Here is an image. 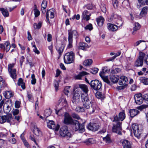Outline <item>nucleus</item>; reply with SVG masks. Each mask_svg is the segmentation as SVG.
Instances as JSON below:
<instances>
[{
    "label": "nucleus",
    "mask_w": 148,
    "mask_h": 148,
    "mask_svg": "<svg viewBox=\"0 0 148 148\" xmlns=\"http://www.w3.org/2000/svg\"><path fill=\"white\" fill-rule=\"evenodd\" d=\"M54 84L55 87V90H56V91H57L58 90V81H56L54 82Z\"/></svg>",
    "instance_id": "obj_63"
},
{
    "label": "nucleus",
    "mask_w": 148,
    "mask_h": 148,
    "mask_svg": "<svg viewBox=\"0 0 148 148\" xmlns=\"http://www.w3.org/2000/svg\"><path fill=\"white\" fill-rule=\"evenodd\" d=\"M82 101L83 106L85 109L88 110V112L89 114H93L97 110V105L90 100L89 98L83 100Z\"/></svg>",
    "instance_id": "obj_3"
},
{
    "label": "nucleus",
    "mask_w": 148,
    "mask_h": 148,
    "mask_svg": "<svg viewBox=\"0 0 148 148\" xmlns=\"http://www.w3.org/2000/svg\"><path fill=\"white\" fill-rule=\"evenodd\" d=\"M14 64H10L8 65V71H11L13 69V68L14 66Z\"/></svg>",
    "instance_id": "obj_51"
},
{
    "label": "nucleus",
    "mask_w": 148,
    "mask_h": 148,
    "mask_svg": "<svg viewBox=\"0 0 148 148\" xmlns=\"http://www.w3.org/2000/svg\"><path fill=\"white\" fill-rule=\"evenodd\" d=\"M79 89H77L76 90H75L74 88H73V90H74L73 93V96L77 97H80V95L81 94V92L79 90Z\"/></svg>",
    "instance_id": "obj_37"
},
{
    "label": "nucleus",
    "mask_w": 148,
    "mask_h": 148,
    "mask_svg": "<svg viewBox=\"0 0 148 148\" xmlns=\"http://www.w3.org/2000/svg\"><path fill=\"white\" fill-rule=\"evenodd\" d=\"M99 125L97 123H90L88 125L87 128L90 130L95 131L98 130Z\"/></svg>",
    "instance_id": "obj_14"
},
{
    "label": "nucleus",
    "mask_w": 148,
    "mask_h": 148,
    "mask_svg": "<svg viewBox=\"0 0 148 148\" xmlns=\"http://www.w3.org/2000/svg\"><path fill=\"white\" fill-rule=\"evenodd\" d=\"M121 71V70L120 69L116 68L112 70L110 73H111L112 74H114L115 75V74L120 73Z\"/></svg>",
    "instance_id": "obj_42"
},
{
    "label": "nucleus",
    "mask_w": 148,
    "mask_h": 148,
    "mask_svg": "<svg viewBox=\"0 0 148 148\" xmlns=\"http://www.w3.org/2000/svg\"><path fill=\"white\" fill-rule=\"evenodd\" d=\"M140 28V25L138 23H136L134 24V27L133 28V31L132 33L133 34H134L136 33V32Z\"/></svg>",
    "instance_id": "obj_27"
},
{
    "label": "nucleus",
    "mask_w": 148,
    "mask_h": 148,
    "mask_svg": "<svg viewBox=\"0 0 148 148\" xmlns=\"http://www.w3.org/2000/svg\"><path fill=\"white\" fill-rule=\"evenodd\" d=\"M47 124L49 128L55 130L56 131H58L59 129V125H57L56 126L54 122L53 121H50L47 123Z\"/></svg>",
    "instance_id": "obj_13"
},
{
    "label": "nucleus",
    "mask_w": 148,
    "mask_h": 148,
    "mask_svg": "<svg viewBox=\"0 0 148 148\" xmlns=\"http://www.w3.org/2000/svg\"><path fill=\"white\" fill-rule=\"evenodd\" d=\"M3 109L4 111L6 113H8L10 112L11 110V108L9 105L7 104H4L3 106Z\"/></svg>",
    "instance_id": "obj_30"
},
{
    "label": "nucleus",
    "mask_w": 148,
    "mask_h": 148,
    "mask_svg": "<svg viewBox=\"0 0 148 148\" xmlns=\"http://www.w3.org/2000/svg\"><path fill=\"white\" fill-rule=\"evenodd\" d=\"M4 45L5 46H6L5 50L6 52H7L9 50L11 47V46L10 45L9 42L8 41H7L5 42L4 43Z\"/></svg>",
    "instance_id": "obj_40"
},
{
    "label": "nucleus",
    "mask_w": 148,
    "mask_h": 148,
    "mask_svg": "<svg viewBox=\"0 0 148 148\" xmlns=\"http://www.w3.org/2000/svg\"><path fill=\"white\" fill-rule=\"evenodd\" d=\"M134 99L136 103L138 105L142 104L143 103V96L142 94L140 93L136 94L134 96Z\"/></svg>",
    "instance_id": "obj_12"
},
{
    "label": "nucleus",
    "mask_w": 148,
    "mask_h": 148,
    "mask_svg": "<svg viewBox=\"0 0 148 148\" xmlns=\"http://www.w3.org/2000/svg\"><path fill=\"white\" fill-rule=\"evenodd\" d=\"M21 103L18 101H16L15 103V106L16 108H19L20 106Z\"/></svg>",
    "instance_id": "obj_55"
},
{
    "label": "nucleus",
    "mask_w": 148,
    "mask_h": 148,
    "mask_svg": "<svg viewBox=\"0 0 148 148\" xmlns=\"http://www.w3.org/2000/svg\"><path fill=\"white\" fill-rule=\"evenodd\" d=\"M113 118L114 119L113 121L114 122V123H113L112 132L117 133L119 135H122L121 132L122 130L121 127L122 123L120 122V121H123L125 118V111L123 110L122 112H120L119 114V117L116 115L114 116Z\"/></svg>",
    "instance_id": "obj_2"
},
{
    "label": "nucleus",
    "mask_w": 148,
    "mask_h": 148,
    "mask_svg": "<svg viewBox=\"0 0 148 148\" xmlns=\"http://www.w3.org/2000/svg\"><path fill=\"white\" fill-rule=\"evenodd\" d=\"M51 114V113H50V111L48 110H47L45 111V116H46L47 117L48 116H49Z\"/></svg>",
    "instance_id": "obj_64"
},
{
    "label": "nucleus",
    "mask_w": 148,
    "mask_h": 148,
    "mask_svg": "<svg viewBox=\"0 0 148 148\" xmlns=\"http://www.w3.org/2000/svg\"><path fill=\"white\" fill-rule=\"evenodd\" d=\"M123 22L121 18H119L117 21L116 24L119 25L118 27H120L122 26Z\"/></svg>",
    "instance_id": "obj_46"
},
{
    "label": "nucleus",
    "mask_w": 148,
    "mask_h": 148,
    "mask_svg": "<svg viewBox=\"0 0 148 148\" xmlns=\"http://www.w3.org/2000/svg\"><path fill=\"white\" fill-rule=\"evenodd\" d=\"M31 78L32 79L31 81V84H35L36 83V79L35 78V76L34 74L32 75Z\"/></svg>",
    "instance_id": "obj_47"
},
{
    "label": "nucleus",
    "mask_w": 148,
    "mask_h": 148,
    "mask_svg": "<svg viewBox=\"0 0 148 148\" xmlns=\"http://www.w3.org/2000/svg\"><path fill=\"white\" fill-rule=\"evenodd\" d=\"M148 11V7L147 6L143 7L140 14V16L141 17L145 16L147 14Z\"/></svg>",
    "instance_id": "obj_19"
},
{
    "label": "nucleus",
    "mask_w": 148,
    "mask_h": 148,
    "mask_svg": "<svg viewBox=\"0 0 148 148\" xmlns=\"http://www.w3.org/2000/svg\"><path fill=\"white\" fill-rule=\"evenodd\" d=\"M88 13V11L87 10H85L82 13V16L84 19L86 20V21H88L90 18V16L87 15Z\"/></svg>",
    "instance_id": "obj_31"
},
{
    "label": "nucleus",
    "mask_w": 148,
    "mask_h": 148,
    "mask_svg": "<svg viewBox=\"0 0 148 148\" xmlns=\"http://www.w3.org/2000/svg\"><path fill=\"white\" fill-rule=\"evenodd\" d=\"M59 134L62 138L69 140L72 136V134L68 130V127L64 125L61 127L60 130Z\"/></svg>",
    "instance_id": "obj_5"
},
{
    "label": "nucleus",
    "mask_w": 148,
    "mask_h": 148,
    "mask_svg": "<svg viewBox=\"0 0 148 148\" xmlns=\"http://www.w3.org/2000/svg\"><path fill=\"white\" fill-rule=\"evenodd\" d=\"M71 116L73 118L75 119H80L79 116L75 113H72L71 114Z\"/></svg>",
    "instance_id": "obj_48"
},
{
    "label": "nucleus",
    "mask_w": 148,
    "mask_h": 148,
    "mask_svg": "<svg viewBox=\"0 0 148 148\" xmlns=\"http://www.w3.org/2000/svg\"><path fill=\"white\" fill-rule=\"evenodd\" d=\"M7 85V84L3 80L0 84V90L1 89V88L6 87Z\"/></svg>",
    "instance_id": "obj_45"
},
{
    "label": "nucleus",
    "mask_w": 148,
    "mask_h": 148,
    "mask_svg": "<svg viewBox=\"0 0 148 148\" xmlns=\"http://www.w3.org/2000/svg\"><path fill=\"white\" fill-rule=\"evenodd\" d=\"M104 18L102 16H99L96 19L98 25L99 26L103 25L104 21Z\"/></svg>",
    "instance_id": "obj_24"
},
{
    "label": "nucleus",
    "mask_w": 148,
    "mask_h": 148,
    "mask_svg": "<svg viewBox=\"0 0 148 148\" xmlns=\"http://www.w3.org/2000/svg\"><path fill=\"white\" fill-rule=\"evenodd\" d=\"M93 62L92 60L91 59H87L83 62V64L85 66H89L91 65Z\"/></svg>",
    "instance_id": "obj_34"
},
{
    "label": "nucleus",
    "mask_w": 148,
    "mask_h": 148,
    "mask_svg": "<svg viewBox=\"0 0 148 148\" xmlns=\"http://www.w3.org/2000/svg\"><path fill=\"white\" fill-rule=\"evenodd\" d=\"M130 116L133 118L139 113V111L136 109L130 110L129 111Z\"/></svg>",
    "instance_id": "obj_20"
},
{
    "label": "nucleus",
    "mask_w": 148,
    "mask_h": 148,
    "mask_svg": "<svg viewBox=\"0 0 148 148\" xmlns=\"http://www.w3.org/2000/svg\"><path fill=\"white\" fill-rule=\"evenodd\" d=\"M18 85L19 86H21L23 89H24L25 88V83L23 82V79L21 78H20L18 80Z\"/></svg>",
    "instance_id": "obj_28"
},
{
    "label": "nucleus",
    "mask_w": 148,
    "mask_h": 148,
    "mask_svg": "<svg viewBox=\"0 0 148 148\" xmlns=\"http://www.w3.org/2000/svg\"><path fill=\"white\" fill-rule=\"evenodd\" d=\"M132 127L134 136L139 138L142 133V130L139 129V125L136 124H133L132 125Z\"/></svg>",
    "instance_id": "obj_10"
},
{
    "label": "nucleus",
    "mask_w": 148,
    "mask_h": 148,
    "mask_svg": "<svg viewBox=\"0 0 148 148\" xmlns=\"http://www.w3.org/2000/svg\"><path fill=\"white\" fill-rule=\"evenodd\" d=\"M1 119L2 121L1 123H3L6 122L10 123L12 119V116L10 114H8L5 116H2Z\"/></svg>",
    "instance_id": "obj_15"
},
{
    "label": "nucleus",
    "mask_w": 148,
    "mask_h": 148,
    "mask_svg": "<svg viewBox=\"0 0 148 148\" xmlns=\"http://www.w3.org/2000/svg\"><path fill=\"white\" fill-rule=\"evenodd\" d=\"M141 82L145 85H148V78L144 77L141 79Z\"/></svg>",
    "instance_id": "obj_44"
},
{
    "label": "nucleus",
    "mask_w": 148,
    "mask_h": 148,
    "mask_svg": "<svg viewBox=\"0 0 148 148\" xmlns=\"http://www.w3.org/2000/svg\"><path fill=\"white\" fill-rule=\"evenodd\" d=\"M64 47V45L62 44L59 47L56 48V50L58 51L60 55V56L63 51Z\"/></svg>",
    "instance_id": "obj_32"
},
{
    "label": "nucleus",
    "mask_w": 148,
    "mask_h": 148,
    "mask_svg": "<svg viewBox=\"0 0 148 148\" xmlns=\"http://www.w3.org/2000/svg\"><path fill=\"white\" fill-rule=\"evenodd\" d=\"M123 148H131L130 142L127 140H124L122 142Z\"/></svg>",
    "instance_id": "obj_18"
},
{
    "label": "nucleus",
    "mask_w": 148,
    "mask_h": 148,
    "mask_svg": "<svg viewBox=\"0 0 148 148\" xmlns=\"http://www.w3.org/2000/svg\"><path fill=\"white\" fill-rule=\"evenodd\" d=\"M52 36L51 34H49L47 35V41L50 42L52 40Z\"/></svg>",
    "instance_id": "obj_60"
},
{
    "label": "nucleus",
    "mask_w": 148,
    "mask_h": 148,
    "mask_svg": "<svg viewBox=\"0 0 148 148\" xmlns=\"http://www.w3.org/2000/svg\"><path fill=\"white\" fill-rule=\"evenodd\" d=\"M33 47L34 48L33 49V50L37 54H39L40 53V52L37 49L36 47V45H33Z\"/></svg>",
    "instance_id": "obj_50"
},
{
    "label": "nucleus",
    "mask_w": 148,
    "mask_h": 148,
    "mask_svg": "<svg viewBox=\"0 0 148 148\" xmlns=\"http://www.w3.org/2000/svg\"><path fill=\"white\" fill-rule=\"evenodd\" d=\"M88 74V73H87L85 71H82L79 73L75 76V78L77 79H81L82 77Z\"/></svg>",
    "instance_id": "obj_26"
},
{
    "label": "nucleus",
    "mask_w": 148,
    "mask_h": 148,
    "mask_svg": "<svg viewBox=\"0 0 148 148\" xmlns=\"http://www.w3.org/2000/svg\"><path fill=\"white\" fill-rule=\"evenodd\" d=\"M25 59V57L24 56H21L20 59V63L21 66H22Z\"/></svg>",
    "instance_id": "obj_61"
},
{
    "label": "nucleus",
    "mask_w": 148,
    "mask_h": 148,
    "mask_svg": "<svg viewBox=\"0 0 148 148\" xmlns=\"http://www.w3.org/2000/svg\"><path fill=\"white\" fill-rule=\"evenodd\" d=\"M62 103L63 105L64 106H66L67 104V103L66 100L65 98H62Z\"/></svg>",
    "instance_id": "obj_57"
},
{
    "label": "nucleus",
    "mask_w": 148,
    "mask_h": 148,
    "mask_svg": "<svg viewBox=\"0 0 148 148\" xmlns=\"http://www.w3.org/2000/svg\"><path fill=\"white\" fill-rule=\"evenodd\" d=\"M30 139L31 140L33 141H34V142L35 143V144L36 145L38 146V143H36V142L35 140V139L34 138V137L33 135H30Z\"/></svg>",
    "instance_id": "obj_53"
},
{
    "label": "nucleus",
    "mask_w": 148,
    "mask_h": 148,
    "mask_svg": "<svg viewBox=\"0 0 148 148\" xmlns=\"http://www.w3.org/2000/svg\"><path fill=\"white\" fill-rule=\"evenodd\" d=\"M100 8L101 9V11L103 12H106V7H105V6L104 5H102L100 6Z\"/></svg>",
    "instance_id": "obj_56"
},
{
    "label": "nucleus",
    "mask_w": 148,
    "mask_h": 148,
    "mask_svg": "<svg viewBox=\"0 0 148 148\" xmlns=\"http://www.w3.org/2000/svg\"><path fill=\"white\" fill-rule=\"evenodd\" d=\"M145 56V54L144 53L142 52L139 53V56L135 62L134 66L138 67L143 66V60Z\"/></svg>",
    "instance_id": "obj_9"
},
{
    "label": "nucleus",
    "mask_w": 148,
    "mask_h": 148,
    "mask_svg": "<svg viewBox=\"0 0 148 148\" xmlns=\"http://www.w3.org/2000/svg\"><path fill=\"white\" fill-rule=\"evenodd\" d=\"M74 56V54L72 51L66 53L64 58L65 63L68 64L73 62L75 59Z\"/></svg>",
    "instance_id": "obj_7"
},
{
    "label": "nucleus",
    "mask_w": 148,
    "mask_h": 148,
    "mask_svg": "<svg viewBox=\"0 0 148 148\" xmlns=\"http://www.w3.org/2000/svg\"><path fill=\"white\" fill-rule=\"evenodd\" d=\"M47 6V2L45 0H43L41 5L42 8H46Z\"/></svg>",
    "instance_id": "obj_54"
},
{
    "label": "nucleus",
    "mask_w": 148,
    "mask_h": 148,
    "mask_svg": "<svg viewBox=\"0 0 148 148\" xmlns=\"http://www.w3.org/2000/svg\"><path fill=\"white\" fill-rule=\"evenodd\" d=\"M79 88L84 92L81 95L82 101L89 98L88 95V86L86 85L83 84H76L74 86V89L75 90L78 89Z\"/></svg>",
    "instance_id": "obj_4"
},
{
    "label": "nucleus",
    "mask_w": 148,
    "mask_h": 148,
    "mask_svg": "<svg viewBox=\"0 0 148 148\" xmlns=\"http://www.w3.org/2000/svg\"><path fill=\"white\" fill-rule=\"evenodd\" d=\"M143 98L146 101H148V94H145L143 96Z\"/></svg>",
    "instance_id": "obj_59"
},
{
    "label": "nucleus",
    "mask_w": 148,
    "mask_h": 148,
    "mask_svg": "<svg viewBox=\"0 0 148 148\" xmlns=\"http://www.w3.org/2000/svg\"><path fill=\"white\" fill-rule=\"evenodd\" d=\"M120 80H119V84L122 86L121 89H123L127 85V83L128 81L127 78L123 76H121L120 77Z\"/></svg>",
    "instance_id": "obj_11"
},
{
    "label": "nucleus",
    "mask_w": 148,
    "mask_h": 148,
    "mask_svg": "<svg viewBox=\"0 0 148 148\" xmlns=\"http://www.w3.org/2000/svg\"><path fill=\"white\" fill-rule=\"evenodd\" d=\"M34 11V14L35 17H38L40 14V12L38 10H35Z\"/></svg>",
    "instance_id": "obj_49"
},
{
    "label": "nucleus",
    "mask_w": 148,
    "mask_h": 148,
    "mask_svg": "<svg viewBox=\"0 0 148 148\" xmlns=\"http://www.w3.org/2000/svg\"><path fill=\"white\" fill-rule=\"evenodd\" d=\"M148 107V105H142L138 107V109L141 110L143 109L147 108Z\"/></svg>",
    "instance_id": "obj_62"
},
{
    "label": "nucleus",
    "mask_w": 148,
    "mask_h": 148,
    "mask_svg": "<svg viewBox=\"0 0 148 148\" xmlns=\"http://www.w3.org/2000/svg\"><path fill=\"white\" fill-rule=\"evenodd\" d=\"M145 72L148 73V69L146 68H143L142 70L138 73V74L139 75H143Z\"/></svg>",
    "instance_id": "obj_36"
},
{
    "label": "nucleus",
    "mask_w": 148,
    "mask_h": 148,
    "mask_svg": "<svg viewBox=\"0 0 148 148\" xmlns=\"http://www.w3.org/2000/svg\"><path fill=\"white\" fill-rule=\"evenodd\" d=\"M10 77L14 79H16V69H13L11 71H8Z\"/></svg>",
    "instance_id": "obj_23"
},
{
    "label": "nucleus",
    "mask_w": 148,
    "mask_h": 148,
    "mask_svg": "<svg viewBox=\"0 0 148 148\" xmlns=\"http://www.w3.org/2000/svg\"><path fill=\"white\" fill-rule=\"evenodd\" d=\"M4 95L5 97L7 99H9L14 95V94L10 91H6L4 93Z\"/></svg>",
    "instance_id": "obj_25"
},
{
    "label": "nucleus",
    "mask_w": 148,
    "mask_h": 148,
    "mask_svg": "<svg viewBox=\"0 0 148 148\" xmlns=\"http://www.w3.org/2000/svg\"><path fill=\"white\" fill-rule=\"evenodd\" d=\"M88 45L84 42H80L79 43V49H81L83 50H86V49L89 48Z\"/></svg>",
    "instance_id": "obj_22"
},
{
    "label": "nucleus",
    "mask_w": 148,
    "mask_h": 148,
    "mask_svg": "<svg viewBox=\"0 0 148 148\" xmlns=\"http://www.w3.org/2000/svg\"><path fill=\"white\" fill-rule=\"evenodd\" d=\"M73 99L72 101L73 103L77 104L79 101V97H75L73 96Z\"/></svg>",
    "instance_id": "obj_41"
},
{
    "label": "nucleus",
    "mask_w": 148,
    "mask_h": 148,
    "mask_svg": "<svg viewBox=\"0 0 148 148\" xmlns=\"http://www.w3.org/2000/svg\"><path fill=\"white\" fill-rule=\"evenodd\" d=\"M118 28V26L114 24L109 23L108 24V29L111 31L114 32L116 31Z\"/></svg>",
    "instance_id": "obj_17"
},
{
    "label": "nucleus",
    "mask_w": 148,
    "mask_h": 148,
    "mask_svg": "<svg viewBox=\"0 0 148 148\" xmlns=\"http://www.w3.org/2000/svg\"><path fill=\"white\" fill-rule=\"evenodd\" d=\"M64 123L66 124L73 125V129L75 131H78L79 133H82L84 131V123L81 124L78 121L73 120L70 115L66 112L64 114Z\"/></svg>",
    "instance_id": "obj_1"
},
{
    "label": "nucleus",
    "mask_w": 148,
    "mask_h": 148,
    "mask_svg": "<svg viewBox=\"0 0 148 148\" xmlns=\"http://www.w3.org/2000/svg\"><path fill=\"white\" fill-rule=\"evenodd\" d=\"M19 112V111L18 109H14L12 113L13 115H16L18 114Z\"/></svg>",
    "instance_id": "obj_58"
},
{
    "label": "nucleus",
    "mask_w": 148,
    "mask_h": 148,
    "mask_svg": "<svg viewBox=\"0 0 148 148\" xmlns=\"http://www.w3.org/2000/svg\"><path fill=\"white\" fill-rule=\"evenodd\" d=\"M68 40L69 43L67 45V48H71L73 47V35L75 36L76 38H77L78 37V34L77 31L75 30H68Z\"/></svg>",
    "instance_id": "obj_6"
},
{
    "label": "nucleus",
    "mask_w": 148,
    "mask_h": 148,
    "mask_svg": "<svg viewBox=\"0 0 148 148\" xmlns=\"http://www.w3.org/2000/svg\"><path fill=\"white\" fill-rule=\"evenodd\" d=\"M90 84L91 88L94 90H99L101 88V83L98 80L95 79L91 81Z\"/></svg>",
    "instance_id": "obj_8"
},
{
    "label": "nucleus",
    "mask_w": 148,
    "mask_h": 148,
    "mask_svg": "<svg viewBox=\"0 0 148 148\" xmlns=\"http://www.w3.org/2000/svg\"><path fill=\"white\" fill-rule=\"evenodd\" d=\"M1 11L3 15L5 17H6L9 16V13L7 9L2 8Z\"/></svg>",
    "instance_id": "obj_33"
},
{
    "label": "nucleus",
    "mask_w": 148,
    "mask_h": 148,
    "mask_svg": "<svg viewBox=\"0 0 148 148\" xmlns=\"http://www.w3.org/2000/svg\"><path fill=\"white\" fill-rule=\"evenodd\" d=\"M119 76L118 75L112 74L111 73L109 76V79L113 83H117L119 80Z\"/></svg>",
    "instance_id": "obj_16"
},
{
    "label": "nucleus",
    "mask_w": 148,
    "mask_h": 148,
    "mask_svg": "<svg viewBox=\"0 0 148 148\" xmlns=\"http://www.w3.org/2000/svg\"><path fill=\"white\" fill-rule=\"evenodd\" d=\"M98 69L97 68H95L93 69H91L89 71L90 72L93 74H96L98 72Z\"/></svg>",
    "instance_id": "obj_43"
},
{
    "label": "nucleus",
    "mask_w": 148,
    "mask_h": 148,
    "mask_svg": "<svg viewBox=\"0 0 148 148\" xmlns=\"http://www.w3.org/2000/svg\"><path fill=\"white\" fill-rule=\"evenodd\" d=\"M85 108L84 106L83 107L78 106L76 107L75 110L78 112H82L85 111Z\"/></svg>",
    "instance_id": "obj_35"
},
{
    "label": "nucleus",
    "mask_w": 148,
    "mask_h": 148,
    "mask_svg": "<svg viewBox=\"0 0 148 148\" xmlns=\"http://www.w3.org/2000/svg\"><path fill=\"white\" fill-rule=\"evenodd\" d=\"M33 127V132L36 135L39 136L42 134L41 131L36 126L34 125Z\"/></svg>",
    "instance_id": "obj_21"
},
{
    "label": "nucleus",
    "mask_w": 148,
    "mask_h": 148,
    "mask_svg": "<svg viewBox=\"0 0 148 148\" xmlns=\"http://www.w3.org/2000/svg\"><path fill=\"white\" fill-rule=\"evenodd\" d=\"M42 22L40 21L38 24L35 23L34 24V27L35 29H39L41 27Z\"/></svg>",
    "instance_id": "obj_38"
},
{
    "label": "nucleus",
    "mask_w": 148,
    "mask_h": 148,
    "mask_svg": "<svg viewBox=\"0 0 148 148\" xmlns=\"http://www.w3.org/2000/svg\"><path fill=\"white\" fill-rule=\"evenodd\" d=\"M84 143L87 145H90L95 143V141L92 138H90L84 141Z\"/></svg>",
    "instance_id": "obj_29"
},
{
    "label": "nucleus",
    "mask_w": 148,
    "mask_h": 148,
    "mask_svg": "<svg viewBox=\"0 0 148 148\" xmlns=\"http://www.w3.org/2000/svg\"><path fill=\"white\" fill-rule=\"evenodd\" d=\"M103 140L106 141V143H110L111 141V140L110 137V135L108 134L107 136L105 137H103Z\"/></svg>",
    "instance_id": "obj_39"
},
{
    "label": "nucleus",
    "mask_w": 148,
    "mask_h": 148,
    "mask_svg": "<svg viewBox=\"0 0 148 148\" xmlns=\"http://www.w3.org/2000/svg\"><path fill=\"white\" fill-rule=\"evenodd\" d=\"M93 29V27L92 25L91 24L87 25L85 27V29H88L89 30H92Z\"/></svg>",
    "instance_id": "obj_52"
}]
</instances>
